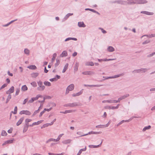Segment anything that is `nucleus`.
<instances>
[{"instance_id":"obj_1","label":"nucleus","mask_w":155,"mask_h":155,"mask_svg":"<svg viewBox=\"0 0 155 155\" xmlns=\"http://www.w3.org/2000/svg\"><path fill=\"white\" fill-rule=\"evenodd\" d=\"M129 5L134 4H144L147 3L148 2L146 0H127Z\"/></svg>"},{"instance_id":"obj_2","label":"nucleus","mask_w":155,"mask_h":155,"mask_svg":"<svg viewBox=\"0 0 155 155\" xmlns=\"http://www.w3.org/2000/svg\"><path fill=\"white\" fill-rule=\"evenodd\" d=\"M38 84L39 86L37 88L38 90L39 91H43L45 89V87L44 85H43L42 82L40 81L38 82Z\"/></svg>"},{"instance_id":"obj_3","label":"nucleus","mask_w":155,"mask_h":155,"mask_svg":"<svg viewBox=\"0 0 155 155\" xmlns=\"http://www.w3.org/2000/svg\"><path fill=\"white\" fill-rule=\"evenodd\" d=\"M102 133V132L101 131H99V132H94V131H90L88 133L86 134H83L82 135L79 136H78V137H81L82 136H85L87 135H88V134H100Z\"/></svg>"},{"instance_id":"obj_4","label":"nucleus","mask_w":155,"mask_h":155,"mask_svg":"<svg viewBox=\"0 0 155 155\" xmlns=\"http://www.w3.org/2000/svg\"><path fill=\"white\" fill-rule=\"evenodd\" d=\"M147 70L148 69L147 68H141L139 69L135 70L133 71L132 72L133 73H139L140 72L142 71V72L145 73L147 71Z\"/></svg>"},{"instance_id":"obj_5","label":"nucleus","mask_w":155,"mask_h":155,"mask_svg":"<svg viewBox=\"0 0 155 155\" xmlns=\"http://www.w3.org/2000/svg\"><path fill=\"white\" fill-rule=\"evenodd\" d=\"M19 114H25L27 115H30L31 114V113L28 110H22L19 112Z\"/></svg>"},{"instance_id":"obj_6","label":"nucleus","mask_w":155,"mask_h":155,"mask_svg":"<svg viewBox=\"0 0 155 155\" xmlns=\"http://www.w3.org/2000/svg\"><path fill=\"white\" fill-rule=\"evenodd\" d=\"M78 104L76 103H69L65 104L64 105V107H74L77 106Z\"/></svg>"},{"instance_id":"obj_7","label":"nucleus","mask_w":155,"mask_h":155,"mask_svg":"<svg viewBox=\"0 0 155 155\" xmlns=\"http://www.w3.org/2000/svg\"><path fill=\"white\" fill-rule=\"evenodd\" d=\"M14 91V87L13 86H12L6 93L7 94H10L13 93Z\"/></svg>"},{"instance_id":"obj_8","label":"nucleus","mask_w":155,"mask_h":155,"mask_svg":"<svg viewBox=\"0 0 155 155\" xmlns=\"http://www.w3.org/2000/svg\"><path fill=\"white\" fill-rule=\"evenodd\" d=\"M140 13L149 15H153L154 14V13L153 12L143 11H141L140 12Z\"/></svg>"},{"instance_id":"obj_9","label":"nucleus","mask_w":155,"mask_h":155,"mask_svg":"<svg viewBox=\"0 0 155 155\" xmlns=\"http://www.w3.org/2000/svg\"><path fill=\"white\" fill-rule=\"evenodd\" d=\"M74 87V85L73 84H71L69 85L67 88V90H68L70 91L73 90Z\"/></svg>"},{"instance_id":"obj_10","label":"nucleus","mask_w":155,"mask_h":155,"mask_svg":"<svg viewBox=\"0 0 155 155\" xmlns=\"http://www.w3.org/2000/svg\"><path fill=\"white\" fill-rule=\"evenodd\" d=\"M78 26L80 27L84 28L86 25L83 21L79 22H78Z\"/></svg>"},{"instance_id":"obj_11","label":"nucleus","mask_w":155,"mask_h":155,"mask_svg":"<svg viewBox=\"0 0 155 155\" xmlns=\"http://www.w3.org/2000/svg\"><path fill=\"white\" fill-rule=\"evenodd\" d=\"M24 117H21L20 120L18 121L16 123V125L17 126H19L20 124H21L22 123V121L24 120Z\"/></svg>"},{"instance_id":"obj_12","label":"nucleus","mask_w":155,"mask_h":155,"mask_svg":"<svg viewBox=\"0 0 155 155\" xmlns=\"http://www.w3.org/2000/svg\"><path fill=\"white\" fill-rule=\"evenodd\" d=\"M67 52L66 51H63L62 53L60 55V56L61 57H66L67 55Z\"/></svg>"},{"instance_id":"obj_13","label":"nucleus","mask_w":155,"mask_h":155,"mask_svg":"<svg viewBox=\"0 0 155 155\" xmlns=\"http://www.w3.org/2000/svg\"><path fill=\"white\" fill-rule=\"evenodd\" d=\"M27 68L31 70H35L37 68L36 66L34 65H31L27 67Z\"/></svg>"},{"instance_id":"obj_14","label":"nucleus","mask_w":155,"mask_h":155,"mask_svg":"<svg viewBox=\"0 0 155 155\" xmlns=\"http://www.w3.org/2000/svg\"><path fill=\"white\" fill-rule=\"evenodd\" d=\"M28 128V125L27 124H25L24 126L23 132L25 133L27 130Z\"/></svg>"},{"instance_id":"obj_15","label":"nucleus","mask_w":155,"mask_h":155,"mask_svg":"<svg viewBox=\"0 0 155 155\" xmlns=\"http://www.w3.org/2000/svg\"><path fill=\"white\" fill-rule=\"evenodd\" d=\"M107 51L110 52H112L114 51V48L111 46H109L107 48Z\"/></svg>"},{"instance_id":"obj_16","label":"nucleus","mask_w":155,"mask_h":155,"mask_svg":"<svg viewBox=\"0 0 155 155\" xmlns=\"http://www.w3.org/2000/svg\"><path fill=\"white\" fill-rule=\"evenodd\" d=\"M13 139L12 140H9L5 141L4 143H3L2 145H5L8 143H11L13 142Z\"/></svg>"},{"instance_id":"obj_17","label":"nucleus","mask_w":155,"mask_h":155,"mask_svg":"<svg viewBox=\"0 0 155 155\" xmlns=\"http://www.w3.org/2000/svg\"><path fill=\"white\" fill-rule=\"evenodd\" d=\"M28 88L26 85H25L22 86L21 90L23 91H25L28 90Z\"/></svg>"},{"instance_id":"obj_18","label":"nucleus","mask_w":155,"mask_h":155,"mask_svg":"<svg viewBox=\"0 0 155 155\" xmlns=\"http://www.w3.org/2000/svg\"><path fill=\"white\" fill-rule=\"evenodd\" d=\"M39 74L38 73H33L31 74V76L32 77L35 78H36Z\"/></svg>"},{"instance_id":"obj_19","label":"nucleus","mask_w":155,"mask_h":155,"mask_svg":"<svg viewBox=\"0 0 155 155\" xmlns=\"http://www.w3.org/2000/svg\"><path fill=\"white\" fill-rule=\"evenodd\" d=\"M68 63H67L65 65L62 71V72L63 73H64L66 71V70L67 69L68 67Z\"/></svg>"},{"instance_id":"obj_20","label":"nucleus","mask_w":155,"mask_h":155,"mask_svg":"<svg viewBox=\"0 0 155 155\" xmlns=\"http://www.w3.org/2000/svg\"><path fill=\"white\" fill-rule=\"evenodd\" d=\"M85 64L86 66H93L94 65V64L93 62L90 61V62H87Z\"/></svg>"},{"instance_id":"obj_21","label":"nucleus","mask_w":155,"mask_h":155,"mask_svg":"<svg viewBox=\"0 0 155 155\" xmlns=\"http://www.w3.org/2000/svg\"><path fill=\"white\" fill-rule=\"evenodd\" d=\"M87 149L86 147H85L84 148L81 149L78 152V155H80L82 151H84L86 150Z\"/></svg>"},{"instance_id":"obj_22","label":"nucleus","mask_w":155,"mask_h":155,"mask_svg":"<svg viewBox=\"0 0 155 155\" xmlns=\"http://www.w3.org/2000/svg\"><path fill=\"white\" fill-rule=\"evenodd\" d=\"M56 62L54 64V67L55 68L57 67L59 65L60 63V60L57 58L56 59Z\"/></svg>"},{"instance_id":"obj_23","label":"nucleus","mask_w":155,"mask_h":155,"mask_svg":"<svg viewBox=\"0 0 155 155\" xmlns=\"http://www.w3.org/2000/svg\"><path fill=\"white\" fill-rule=\"evenodd\" d=\"M129 96V94H127L124 95L120 97L121 99L122 100L125 99V98L128 97Z\"/></svg>"},{"instance_id":"obj_24","label":"nucleus","mask_w":155,"mask_h":155,"mask_svg":"<svg viewBox=\"0 0 155 155\" xmlns=\"http://www.w3.org/2000/svg\"><path fill=\"white\" fill-rule=\"evenodd\" d=\"M44 84L46 86H50L51 85V83L48 81H44Z\"/></svg>"},{"instance_id":"obj_25","label":"nucleus","mask_w":155,"mask_h":155,"mask_svg":"<svg viewBox=\"0 0 155 155\" xmlns=\"http://www.w3.org/2000/svg\"><path fill=\"white\" fill-rule=\"evenodd\" d=\"M72 15H73V13H68L65 16V17H64V19L66 20L70 16Z\"/></svg>"},{"instance_id":"obj_26","label":"nucleus","mask_w":155,"mask_h":155,"mask_svg":"<svg viewBox=\"0 0 155 155\" xmlns=\"http://www.w3.org/2000/svg\"><path fill=\"white\" fill-rule=\"evenodd\" d=\"M43 121V120H40L39 121H38L37 122H35L33 123L34 124V125H38L40 124V123H41Z\"/></svg>"},{"instance_id":"obj_27","label":"nucleus","mask_w":155,"mask_h":155,"mask_svg":"<svg viewBox=\"0 0 155 155\" xmlns=\"http://www.w3.org/2000/svg\"><path fill=\"white\" fill-rule=\"evenodd\" d=\"M127 2L122 0H118V4H120L121 5H125V3L126 2Z\"/></svg>"},{"instance_id":"obj_28","label":"nucleus","mask_w":155,"mask_h":155,"mask_svg":"<svg viewBox=\"0 0 155 155\" xmlns=\"http://www.w3.org/2000/svg\"><path fill=\"white\" fill-rule=\"evenodd\" d=\"M151 126L150 125H148L147 126H146L143 129V131H146L147 130L151 128Z\"/></svg>"},{"instance_id":"obj_29","label":"nucleus","mask_w":155,"mask_h":155,"mask_svg":"<svg viewBox=\"0 0 155 155\" xmlns=\"http://www.w3.org/2000/svg\"><path fill=\"white\" fill-rule=\"evenodd\" d=\"M17 106H15V107L14 111H12L11 113H12L13 114H17Z\"/></svg>"},{"instance_id":"obj_30","label":"nucleus","mask_w":155,"mask_h":155,"mask_svg":"<svg viewBox=\"0 0 155 155\" xmlns=\"http://www.w3.org/2000/svg\"><path fill=\"white\" fill-rule=\"evenodd\" d=\"M11 94H9L6 99V104H7L8 102L10 100L11 98Z\"/></svg>"},{"instance_id":"obj_31","label":"nucleus","mask_w":155,"mask_h":155,"mask_svg":"<svg viewBox=\"0 0 155 155\" xmlns=\"http://www.w3.org/2000/svg\"><path fill=\"white\" fill-rule=\"evenodd\" d=\"M24 52L25 54L28 55L29 54V50L27 48H25V49Z\"/></svg>"},{"instance_id":"obj_32","label":"nucleus","mask_w":155,"mask_h":155,"mask_svg":"<svg viewBox=\"0 0 155 155\" xmlns=\"http://www.w3.org/2000/svg\"><path fill=\"white\" fill-rule=\"evenodd\" d=\"M63 135V134H60L58 137H57V139H55V141H59V140H60V138L62 136V135Z\"/></svg>"},{"instance_id":"obj_33","label":"nucleus","mask_w":155,"mask_h":155,"mask_svg":"<svg viewBox=\"0 0 155 155\" xmlns=\"http://www.w3.org/2000/svg\"><path fill=\"white\" fill-rule=\"evenodd\" d=\"M72 111V110H66L64 112H60V113L63 114H66L67 113L71 112Z\"/></svg>"},{"instance_id":"obj_34","label":"nucleus","mask_w":155,"mask_h":155,"mask_svg":"<svg viewBox=\"0 0 155 155\" xmlns=\"http://www.w3.org/2000/svg\"><path fill=\"white\" fill-rule=\"evenodd\" d=\"M1 135L2 136H6L7 135V134L5 130H3L2 131Z\"/></svg>"},{"instance_id":"obj_35","label":"nucleus","mask_w":155,"mask_h":155,"mask_svg":"<svg viewBox=\"0 0 155 155\" xmlns=\"http://www.w3.org/2000/svg\"><path fill=\"white\" fill-rule=\"evenodd\" d=\"M97 128H105L104 125H99L96 126Z\"/></svg>"},{"instance_id":"obj_36","label":"nucleus","mask_w":155,"mask_h":155,"mask_svg":"<svg viewBox=\"0 0 155 155\" xmlns=\"http://www.w3.org/2000/svg\"><path fill=\"white\" fill-rule=\"evenodd\" d=\"M31 119L27 118L25 120V124H27V125H28V123L31 121Z\"/></svg>"},{"instance_id":"obj_37","label":"nucleus","mask_w":155,"mask_h":155,"mask_svg":"<svg viewBox=\"0 0 155 155\" xmlns=\"http://www.w3.org/2000/svg\"><path fill=\"white\" fill-rule=\"evenodd\" d=\"M56 56L57 54L56 53H54L53 55L52 58L51 59L52 61H53L55 59Z\"/></svg>"},{"instance_id":"obj_38","label":"nucleus","mask_w":155,"mask_h":155,"mask_svg":"<svg viewBox=\"0 0 155 155\" xmlns=\"http://www.w3.org/2000/svg\"><path fill=\"white\" fill-rule=\"evenodd\" d=\"M55 139L53 138H50L48 139L46 142V143H48L50 141H55Z\"/></svg>"},{"instance_id":"obj_39","label":"nucleus","mask_w":155,"mask_h":155,"mask_svg":"<svg viewBox=\"0 0 155 155\" xmlns=\"http://www.w3.org/2000/svg\"><path fill=\"white\" fill-rule=\"evenodd\" d=\"M70 141L69 140H65L62 141V143L64 144H67L70 143Z\"/></svg>"},{"instance_id":"obj_40","label":"nucleus","mask_w":155,"mask_h":155,"mask_svg":"<svg viewBox=\"0 0 155 155\" xmlns=\"http://www.w3.org/2000/svg\"><path fill=\"white\" fill-rule=\"evenodd\" d=\"M31 84L34 87H35L37 86V84L35 81L32 82Z\"/></svg>"},{"instance_id":"obj_41","label":"nucleus","mask_w":155,"mask_h":155,"mask_svg":"<svg viewBox=\"0 0 155 155\" xmlns=\"http://www.w3.org/2000/svg\"><path fill=\"white\" fill-rule=\"evenodd\" d=\"M35 97H32L31 98L30 100H29L28 101V102L29 103H33L35 101Z\"/></svg>"},{"instance_id":"obj_42","label":"nucleus","mask_w":155,"mask_h":155,"mask_svg":"<svg viewBox=\"0 0 155 155\" xmlns=\"http://www.w3.org/2000/svg\"><path fill=\"white\" fill-rule=\"evenodd\" d=\"M88 75H91L95 74V73L93 71H88Z\"/></svg>"},{"instance_id":"obj_43","label":"nucleus","mask_w":155,"mask_h":155,"mask_svg":"<svg viewBox=\"0 0 155 155\" xmlns=\"http://www.w3.org/2000/svg\"><path fill=\"white\" fill-rule=\"evenodd\" d=\"M19 92H20V88H17L16 89L15 95H18V94Z\"/></svg>"},{"instance_id":"obj_44","label":"nucleus","mask_w":155,"mask_h":155,"mask_svg":"<svg viewBox=\"0 0 155 155\" xmlns=\"http://www.w3.org/2000/svg\"><path fill=\"white\" fill-rule=\"evenodd\" d=\"M103 141V140H102ZM102 143V141H101L100 144L97 145H93V148H96L98 147L101 146V145Z\"/></svg>"},{"instance_id":"obj_45","label":"nucleus","mask_w":155,"mask_h":155,"mask_svg":"<svg viewBox=\"0 0 155 155\" xmlns=\"http://www.w3.org/2000/svg\"><path fill=\"white\" fill-rule=\"evenodd\" d=\"M107 103H115V100H108Z\"/></svg>"},{"instance_id":"obj_46","label":"nucleus","mask_w":155,"mask_h":155,"mask_svg":"<svg viewBox=\"0 0 155 155\" xmlns=\"http://www.w3.org/2000/svg\"><path fill=\"white\" fill-rule=\"evenodd\" d=\"M7 84H4L0 87V90L4 88L7 86Z\"/></svg>"},{"instance_id":"obj_47","label":"nucleus","mask_w":155,"mask_h":155,"mask_svg":"<svg viewBox=\"0 0 155 155\" xmlns=\"http://www.w3.org/2000/svg\"><path fill=\"white\" fill-rule=\"evenodd\" d=\"M48 126H49V125H48V123L45 124H43L42 125V126L41 127V129H42V128H44L46 127H47Z\"/></svg>"},{"instance_id":"obj_48","label":"nucleus","mask_w":155,"mask_h":155,"mask_svg":"<svg viewBox=\"0 0 155 155\" xmlns=\"http://www.w3.org/2000/svg\"><path fill=\"white\" fill-rule=\"evenodd\" d=\"M122 75V74H119L116 75L114 76H113V78H118L119 77L121 76Z\"/></svg>"},{"instance_id":"obj_49","label":"nucleus","mask_w":155,"mask_h":155,"mask_svg":"<svg viewBox=\"0 0 155 155\" xmlns=\"http://www.w3.org/2000/svg\"><path fill=\"white\" fill-rule=\"evenodd\" d=\"M49 80L51 82L55 81H57V79H56V78H55L54 77V78H52L50 79Z\"/></svg>"},{"instance_id":"obj_50","label":"nucleus","mask_w":155,"mask_h":155,"mask_svg":"<svg viewBox=\"0 0 155 155\" xmlns=\"http://www.w3.org/2000/svg\"><path fill=\"white\" fill-rule=\"evenodd\" d=\"M150 42V41L148 40H146L144 41L142 43L143 45H145L148 43Z\"/></svg>"},{"instance_id":"obj_51","label":"nucleus","mask_w":155,"mask_h":155,"mask_svg":"<svg viewBox=\"0 0 155 155\" xmlns=\"http://www.w3.org/2000/svg\"><path fill=\"white\" fill-rule=\"evenodd\" d=\"M104 108L105 109H111V106H105Z\"/></svg>"},{"instance_id":"obj_52","label":"nucleus","mask_w":155,"mask_h":155,"mask_svg":"<svg viewBox=\"0 0 155 155\" xmlns=\"http://www.w3.org/2000/svg\"><path fill=\"white\" fill-rule=\"evenodd\" d=\"M155 54V52H153V53H151V54L148 55L147 56V57H150L152 56H153Z\"/></svg>"},{"instance_id":"obj_53","label":"nucleus","mask_w":155,"mask_h":155,"mask_svg":"<svg viewBox=\"0 0 155 155\" xmlns=\"http://www.w3.org/2000/svg\"><path fill=\"white\" fill-rule=\"evenodd\" d=\"M52 107H51V108H50L49 109H47V108H45L44 109V110H45V111H47L48 112H49V111H50L51 110H52Z\"/></svg>"},{"instance_id":"obj_54","label":"nucleus","mask_w":155,"mask_h":155,"mask_svg":"<svg viewBox=\"0 0 155 155\" xmlns=\"http://www.w3.org/2000/svg\"><path fill=\"white\" fill-rule=\"evenodd\" d=\"M43 98H45V100L46 99H50L51 98V96H45V97H44Z\"/></svg>"},{"instance_id":"obj_55","label":"nucleus","mask_w":155,"mask_h":155,"mask_svg":"<svg viewBox=\"0 0 155 155\" xmlns=\"http://www.w3.org/2000/svg\"><path fill=\"white\" fill-rule=\"evenodd\" d=\"M45 111L44 110L43 111L41 112L39 114V117H41L42 115L43 114L45 113Z\"/></svg>"},{"instance_id":"obj_56","label":"nucleus","mask_w":155,"mask_h":155,"mask_svg":"<svg viewBox=\"0 0 155 155\" xmlns=\"http://www.w3.org/2000/svg\"><path fill=\"white\" fill-rule=\"evenodd\" d=\"M82 74L85 75H88V72L87 71H85L82 72Z\"/></svg>"},{"instance_id":"obj_57","label":"nucleus","mask_w":155,"mask_h":155,"mask_svg":"<svg viewBox=\"0 0 155 155\" xmlns=\"http://www.w3.org/2000/svg\"><path fill=\"white\" fill-rule=\"evenodd\" d=\"M75 63H76V65L75 66L74 70L75 71H78V66L77 65V62H75Z\"/></svg>"},{"instance_id":"obj_58","label":"nucleus","mask_w":155,"mask_h":155,"mask_svg":"<svg viewBox=\"0 0 155 155\" xmlns=\"http://www.w3.org/2000/svg\"><path fill=\"white\" fill-rule=\"evenodd\" d=\"M42 97V96L40 95H38L36 96L35 97H34L35 98V100H36L38 99L39 97Z\"/></svg>"},{"instance_id":"obj_59","label":"nucleus","mask_w":155,"mask_h":155,"mask_svg":"<svg viewBox=\"0 0 155 155\" xmlns=\"http://www.w3.org/2000/svg\"><path fill=\"white\" fill-rule=\"evenodd\" d=\"M42 97V96L40 95H38L36 96L35 97H34L35 98V100H36L38 99L39 97Z\"/></svg>"},{"instance_id":"obj_60","label":"nucleus","mask_w":155,"mask_h":155,"mask_svg":"<svg viewBox=\"0 0 155 155\" xmlns=\"http://www.w3.org/2000/svg\"><path fill=\"white\" fill-rule=\"evenodd\" d=\"M42 97V96L40 95H38L36 96L35 97H34L35 98V100H36L38 99L39 97Z\"/></svg>"},{"instance_id":"obj_61","label":"nucleus","mask_w":155,"mask_h":155,"mask_svg":"<svg viewBox=\"0 0 155 155\" xmlns=\"http://www.w3.org/2000/svg\"><path fill=\"white\" fill-rule=\"evenodd\" d=\"M42 97V96L40 95H38L36 96L35 97H34L35 98V100H36L38 99L39 97Z\"/></svg>"},{"instance_id":"obj_62","label":"nucleus","mask_w":155,"mask_h":155,"mask_svg":"<svg viewBox=\"0 0 155 155\" xmlns=\"http://www.w3.org/2000/svg\"><path fill=\"white\" fill-rule=\"evenodd\" d=\"M28 99L27 98H26L24 100V101H23V104H25L28 101Z\"/></svg>"},{"instance_id":"obj_63","label":"nucleus","mask_w":155,"mask_h":155,"mask_svg":"<svg viewBox=\"0 0 155 155\" xmlns=\"http://www.w3.org/2000/svg\"><path fill=\"white\" fill-rule=\"evenodd\" d=\"M130 120H123L120 121L121 123L122 124L124 122H129L130 121Z\"/></svg>"},{"instance_id":"obj_64","label":"nucleus","mask_w":155,"mask_h":155,"mask_svg":"<svg viewBox=\"0 0 155 155\" xmlns=\"http://www.w3.org/2000/svg\"><path fill=\"white\" fill-rule=\"evenodd\" d=\"M38 110H35L34 112L33 115H32V117L34 116L37 113H38Z\"/></svg>"}]
</instances>
